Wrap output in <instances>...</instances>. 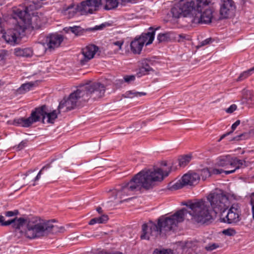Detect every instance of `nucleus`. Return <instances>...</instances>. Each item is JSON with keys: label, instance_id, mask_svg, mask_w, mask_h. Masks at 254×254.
I'll return each instance as SVG.
<instances>
[{"label": "nucleus", "instance_id": "obj_1", "mask_svg": "<svg viewBox=\"0 0 254 254\" xmlns=\"http://www.w3.org/2000/svg\"><path fill=\"white\" fill-rule=\"evenodd\" d=\"M211 208L207 202L203 199L183 202L190 210L189 212L191 219L197 223L208 224L213 220L212 212L215 214L224 212L229 206L228 197L221 190L210 193L207 196Z\"/></svg>", "mask_w": 254, "mask_h": 254}, {"label": "nucleus", "instance_id": "obj_2", "mask_svg": "<svg viewBox=\"0 0 254 254\" xmlns=\"http://www.w3.org/2000/svg\"><path fill=\"white\" fill-rule=\"evenodd\" d=\"M169 173V172H163L160 168L153 171H141L120 189L113 190L112 193L115 194V198H122L130 195L132 191L140 190L142 188L151 189L155 186L156 182L162 181Z\"/></svg>", "mask_w": 254, "mask_h": 254}, {"label": "nucleus", "instance_id": "obj_3", "mask_svg": "<svg viewBox=\"0 0 254 254\" xmlns=\"http://www.w3.org/2000/svg\"><path fill=\"white\" fill-rule=\"evenodd\" d=\"M14 228L22 235L31 239L43 236L46 233L61 232L64 229L63 227L53 224L51 221L37 217L16 218Z\"/></svg>", "mask_w": 254, "mask_h": 254}, {"label": "nucleus", "instance_id": "obj_4", "mask_svg": "<svg viewBox=\"0 0 254 254\" xmlns=\"http://www.w3.org/2000/svg\"><path fill=\"white\" fill-rule=\"evenodd\" d=\"M104 86L100 83H87L81 86L75 91L71 93L69 96V99L73 102L76 106L77 103L80 101H85L91 95H94V98H100L105 93Z\"/></svg>", "mask_w": 254, "mask_h": 254}, {"label": "nucleus", "instance_id": "obj_5", "mask_svg": "<svg viewBox=\"0 0 254 254\" xmlns=\"http://www.w3.org/2000/svg\"><path fill=\"white\" fill-rule=\"evenodd\" d=\"M23 7H18L13 8L14 19H18L19 23H20L24 30L28 28L32 29H39L46 22V18L44 15L38 13H32L27 14L26 11H23Z\"/></svg>", "mask_w": 254, "mask_h": 254}, {"label": "nucleus", "instance_id": "obj_6", "mask_svg": "<svg viewBox=\"0 0 254 254\" xmlns=\"http://www.w3.org/2000/svg\"><path fill=\"white\" fill-rule=\"evenodd\" d=\"M216 164L218 166L224 167L226 169L233 168L230 170L225 171V173L227 175L233 173L237 169L248 166L246 161L233 158L230 155L219 157L217 159Z\"/></svg>", "mask_w": 254, "mask_h": 254}, {"label": "nucleus", "instance_id": "obj_7", "mask_svg": "<svg viewBox=\"0 0 254 254\" xmlns=\"http://www.w3.org/2000/svg\"><path fill=\"white\" fill-rule=\"evenodd\" d=\"M160 235L166 236L172 234L175 227V214L160 217L156 224Z\"/></svg>", "mask_w": 254, "mask_h": 254}, {"label": "nucleus", "instance_id": "obj_8", "mask_svg": "<svg viewBox=\"0 0 254 254\" xmlns=\"http://www.w3.org/2000/svg\"><path fill=\"white\" fill-rule=\"evenodd\" d=\"M13 20H16L17 23L14 26L13 28L8 29L6 31L2 33V38L7 43L11 45H15L18 43V40L21 38V35L23 34L25 32L24 28H23L20 23L18 22V19H14L13 16Z\"/></svg>", "mask_w": 254, "mask_h": 254}, {"label": "nucleus", "instance_id": "obj_9", "mask_svg": "<svg viewBox=\"0 0 254 254\" xmlns=\"http://www.w3.org/2000/svg\"><path fill=\"white\" fill-rule=\"evenodd\" d=\"M154 36V31L142 34L130 43L131 51L134 54H139L144 45H148L152 43Z\"/></svg>", "mask_w": 254, "mask_h": 254}, {"label": "nucleus", "instance_id": "obj_10", "mask_svg": "<svg viewBox=\"0 0 254 254\" xmlns=\"http://www.w3.org/2000/svg\"><path fill=\"white\" fill-rule=\"evenodd\" d=\"M200 179L199 174L189 172L184 174L181 179L176 183V190L182 189L186 186H194L199 183Z\"/></svg>", "mask_w": 254, "mask_h": 254}, {"label": "nucleus", "instance_id": "obj_11", "mask_svg": "<svg viewBox=\"0 0 254 254\" xmlns=\"http://www.w3.org/2000/svg\"><path fill=\"white\" fill-rule=\"evenodd\" d=\"M159 235L160 233L157 225L153 222L149 221L142 225V233L140 235L142 240H149L151 238H156Z\"/></svg>", "mask_w": 254, "mask_h": 254}, {"label": "nucleus", "instance_id": "obj_12", "mask_svg": "<svg viewBox=\"0 0 254 254\" xmlns=\"http://www.w3.org/2000/svg\"><path fill=\"white\" fill-rule=\"evenodd\" d=\"M99 48L97 46L92 44L88 45L83 48L78 56V59L81 64L84 65L94 58Z\"/></svg>", "mask_w": 254, "mask_h": 254}, {"label": "nucleus", "instance_id": "obj_13", "mask_svg": "<svg viewBox=\"0 0 254 254\" xmlns=\"http://www.w3.org/2000/svg\"><path fill=\"white\" fill-rule=\"evenodd\" d=\"M241 210L238 203H234L229 209L223 221L228 224L236 223L240 220Z\"/></svg>", "mask_w": 254, "mask_h": 254}, {"label": "nucleus", "instance_id": "obj_14", "mask_svg": "<svg viewBox=\"0 0 254 254\" xmlns=\"http://www.w3.org/2000/svg\"><path fill=\"white\" fill-rule=\"evenodd\" d=\"M63 41V37L62 35L53 34L46 37V43L39 44V46L43 47L44 49H54L60 46Z\"/></svg>", "mask_w": 254, "mask_h": 254}, {"label": "nucleus", "instance_id": "obj_15", "mask_svg": "<svg viewBox=\"0 0 254 254\" xmlns=\"http://www.w3.org/2000/svg\"><path fill=\"white\" fill-rule=\"evenodd\" d=\"M103 4V0H86L81 2L80 10L85 13H92Z\"/></svg>", "mask_w": 254, "mask_h": 254}, {"label": "nucleus", "instance_id": "obj_16", "mask_svg": "<svg viewBox=\"0 0 254 254\" xmlns=\"http://www.w3.org/2000/svg\"><path fill=\"white\" fill-rule=\"evenodd\" d=\"M38 112L40 115V118H42L43 122L46 120L48 123H54L55 120L57 118L58 113L56 110L52 112H49L46 106H42L38 108Z\"/></svg>", "mask_w": 254, "mask_h": 254}, {"label": "nucleus", "instance_id": "obj_17", "mask_svg": "<svg viewBox=\"0 0 254 254\" xmlns=\"http://www.w3.org/2000/svg\"><path fill=\"white\" fill-rule=\"evenodd\" d=\"M40 115L39 112H38V108H37L35 111L31 113L29 117L28 118H21L18 119L15 121V123L22 127H27L33 123L40 121Z\"/></svg>", "mask_w": 254, "mask_h": 254}, {"label": "nucleus", "instance_id": "obj_18", "mask_svg": "<svg viewBox=\"0 0 254 254\" xmlns=\"http://www.w3.org/2000/svg\"><path fill=\"white\" fill-rule=\"evenodd\" d=\"M80 6L81 3L79 4H71L68 6L64 7L62 13L67 18H71L78 13L81 15L85 14L80 10L81 9Z\"/></svg>", "mask_w": 254, "mask_h": 254}, {"label": "nucleus", "instance_id": "obj_19", "mask_svg": "<svg viewBox=\"0 0 254 254\" xmlns=\"http://www.w3.org/2000/svg\"><path fill=\"white\" fill-rule=\"evenodd\" d=\"M219 0H218V1ZM221 0L222 4L220 7V14L222 18H226L228 17L230 12L235 9L236 6L233 0Z\"/></svg>", "mask_w": 254, "mask_h": 254}, {"label": "nucleus", "instance_id": "obj_20", "mask_svg": "<svg viewBox=\"0 0 254 254\" xmlns=\"http://www.w3.org/2000/svg\"><path fill=\"white\" fill-rule=\"evenodd\" d=\"M24 5H20L19 7H23V11H26L29 14L31 11L40 8L42 6L41 0H26L24 3Z\"/></svg>", "mask_w": 254, "mask_h": 254}, {"label": "nucleus", "instance_id": "obj_21", "mask_svg": "<svg viewBox=\"0 0 254 254\" xmlns=\"http://www.w3.org/2000/svg\"><path fill=\"white\" fill-rule=\"evenodd\" d=\"M242 102L243 104H247L249 107H254V92L251 90L244 91Z\"/></svg>", "mask_w": 254, "mask_h": 254}, {"label": "nucleus", "instance_id": "obj_22", "mask_svg": "<svg viewBox=\"0 0 254 254\" xmlns=\"http://www.w3.org/2000/svg\"><path fill=\"white\" fill-rule=\"evenodd\" d=\"M190 242H178L176 243V251L177 254H186V253L190 251Z\"/></svg>", "mask_w": 254, "mask_h": 254}, {"label": "nucleus", "instance_id": "obj_23", "mask_svg": "<svg viewBox=\"0 0 254 254\" xmlns=\"http://www.w3.org/2000/svg\"><path fill=\"white\" fill-rule=\"evenodd\" d=\"M75 106L73 104V102L71 101L69 98L64 99L60 103L58 107L59 110H63L64 112H66L73 109Z\"/></svg>", "mask_w": 254, "mask_h": 254}, {"label": "nucleus", "instance_id": "obj_24", "mask_svg": "<svg viewBox=\"0 0 254 254\" xmlns=\"http://www.w3.org/2000/svg\"><path fill=\"white\" fill-rule=\"evenodd\" d=\"M64 31L66 32H71L74 34L76 36H80L83 35L88 29H84L80 26H74L73 27H65L64 29Z\"/></svg>", "mask_w": 254, "mask_h": 254}, {"label": "nucleus", "instance_id": "obj_25", "mask_svg": "<svg viewBox=\"0 0 254 254\" xmlns=\"http://www.w3.org/2000/svg\"><path fill=\"white\" fill-rule=\"evenodd\" d=\"M122 3L120 0H103L104 8L106 10H111L116 8L118 4Z\"/></svg>", "mask_w": 254, "mask_h": 254}, {"label": "nucleus", "instance_id": "obj_26", "mask_svg": "<svg viewBox=\"0 0 254 254\" xmlns=\"http://www.w3.org/2000/svg\"><path fill=\"white\" fill-rule=\"evenodd\" d=\"M191 159L190 155L182 156L178 158L179 165L180 167L184 168L190 162Z\"/></svg>", "mask_w": 254, "mask_h": 254}, {"label": "nucleus", "instance_id": "obj_27", "mask_svg": "<svg viewBox=\"0 0 254 254\" xmlns=\"http://www.w3.org/2000/svg\"><path fill=\"white\" fill-rule=\"evenodd\" d=\"M254 136V129L250 130L249 133H244L239 135L236 136L233 139L234 140H240L242 139H246L250 137Z\"/></svg>", "mask_w": 254, "mask_h": 254}, {"label": "nucleus", "instance_id": "obj_28", "mask_svg": "<svg viewBox=\"0 0 254 254\" xmlns=\"http://www.w3.org/2000/svg\"><path fill=\"white\" fill-rule=\"evenodd\" d=\"M34 85L33 82H28L23 84L18 89V91L20 94L24 93L29 91Z\"/></svg>", "mask_w": 254, "mask_h": 254}, {"label": "nucleus", "instance_id": "obj_29", "mask_svg": "<svg viewBox=\"0 0 254 254\" xmlns=\"http://www.w3.org/2000/svg\"><path fill=\"white\" fill-rule=\"evenodd\" d=\"M172 35V33L171 32L160 33L158 35L157 39L159 43L167 42L170 40Z\"/></svg>", "mask_w": 254, "mask_h": 254}, {"label": "nucleus", "instance_id": "obj_30", "mask_svg": "<svg viewBox=\"0 0 254 254\" xmlns=\"http://www.w3.org/2000/svg\"><path fill=\"white\" fill-rule=\"evenodd\" d=\"M187 210L183 208L176 212V222H182L184 221Z\"/></svg>", "mask_w": 254, "mask_h": 254}, {"label": "nucleus", "instance_id": "obj_31", "mask_svg": "<svg viewBox=\"0 0 254 254\" xmlns=\"http://www.w3.org/2000/svg\"><path fill=\"white\" fill-rule=\"evenodd\" d=\"M146 95L144 92H136L135 91H128L126 93V96L127 98H132L134 97H141Z\"/></svg>", "mask_w": 254, "mask_h": 254}, {"label": "nucleus", "instance_id": "obj_32", "mask_svg": "<svg viewBox=\"0 0 254 254\" xmlns=\"http://www.w3.org/2000/svg\"><path fill=\"white\" fill-rule=\"evenodd\" d=\"M254 73V66L250 68L249 69L243 72L239 76L237 80L241 81L249 76H250L252 74Z\"/></svg>", "mask_w": 254, "mask_h": 254}, {"label": "nucleus", "instance_id": "obj_33", "mask_svg": "<svg viewBox=\"0 0 254 254\" xmlns=\"http://www.w3.org/2000/svg\"><path fill=\"white\" fill-rule=\"evenodd\" d=\"M151 70H152V68L146 64L145 66H142L139 68V72H137V74L140 77L147 74Z\"/></svg>", "mask_w": 254, "mask_h": 254}, {"label": "nucleus", "instance_id": "obj_34", "mask_svg": "<svg viewBox=\"0 0 254 254\" xmlns=\"http://www.w3.org/2000/svg\"><path fill=\"white\" fill-rule=\"evenodd\" d=\"M16 218L8 220L6 221H4V216L0 215V224L1 226H8L10 224L12 225V227L14 228V224L15 222L16 221Z\"/></svg>", "mask_w": 254, "mask_h": 254}, {"label": "nucleus", "instance_id": "obj_35", "mask_svg": "<svg viewBox=\"0 0 254 254\" xmlns=\"http://www.w3.org/2000/svg\"><path fill=\"white\" fill-rule=\"evenodd\" d=\"M240 120H237L232 125L231 127L232 130L227 132L225 134H223L219 139V141H220L222 139H223L224 138H225L226 136L231 134L237 128V127L240 124Z\"/></svg>", "mask_w": 254, "mask_h": 254}, {"label": "nucleus", "instance_id": "obj_36", "mask_svg": "<svg viewBox=\"0 0 254 254\" xmlns=\"http://www.w3.org/2000/svg\"><path fill=\"white\" fill-rule=\"evenodd\" d=\"M203 180H205L207 178L210 177L211 175V171L208 168H204L200 171V174Z\"/></svg>", "mask_w": 254, "mask_h": 254}, {"label": "nucleus", "instance_id": "obj_37", "mask_svg": "<svg viewBox=\"0 0 254 254\" xmlns=\"http://www.w3.org/2000/svg\"><path fill=\"white\" fill-rule=\"evenodd\" d=\"M220 247V245L218 243H209L205 247V249L207 251H212Z\"/></svg>", "mask_w": 254, "mask_h": 254}, {"label": "nucleus", "instance_id": "obj_38", "mask_svg": "<svg viewBox=\"0 0 254 254\" xmlns=\"http://www.w3.org/2000/svg\"><path fill=\"white\" fill-rule=\"evenodd\" d=\"M172 252L170 250H166V249H155L153 254H172Z\"/></svg>", "mask_w": 254, "mask_h": 254}, {"label": "nucleus", "instance_id": "obj_39", "mask_svg": "<svg viewBox=\"0 0 254 254\" xmlns=\"http://www.w3.org/2000/svg\"><path fill=\"white\" fill-rule=\"evenodd\" d=\"M190 36L185 34H181L179 35L177 40L178 42H185L186 40H190Z\"/></svg>", "mask_w": 254, "mask_h": 254}, {"label": "nucleus", "instance_id": "obj_40", "mask_svg": "<svg viewBox=\"0 0 254 254\" xmlns=\"http://www.w3.org/2000/svg\"><path fill=\"white\" fill-rule=\"evenodd\" d=\"M50 164H47L44 166H43L42 167V168L41 169V170L39 172V173H38L37 175L36 176V177L34 179V181H37L38 180H39L40 179V178H41V175L42 174V171L45 170H47L49 168H50Z\"/></svg>", "mask_w": 254, "mask_h": 254}, {"label": "nucleus", "instance_id": "obj_41", "mask_svg": "<svg viewBox=\"0 0 254 254\" xmlns=\"http://www.w3.org/2000/svg\"><path fill=\"white\" fill-rule=\"evenodd\" d=\"M223 233L227 236H234L236 234V231L233 229H227L223 231Z\"/></svg>", "mask_w": 254, "mask_h": 254}, {"label": "nucleus", "instance_id": "obj_42", "mask_svg": "<svg viewBox=\"0 0 254 254\" xmlns=\"http://www.w3.org/2000/svg\"><path fill=\"white\" fill-rule=\"evenodd\" d=\"M23 57H31L33 54V51L30 48L23 49Z\"/></svg>", "mask_w": 254, "mask_h": 254}, {"label": "nucleus", "instance_id": "obj_43", "mask_svg": "<svg viewBox=\"0 0 254 254\" xmlns=\"http://www.w3.org/2000/svg\"><path fill=\"white\" fill-rule=\"evenodd\" d=\"M213 40L211 38H207L202 42H201L199 45L197 46V48H200L205 45H208L212 42Z\"/></svg>", "mask_w": 254, "mask_h": 254}, {"label": "nucleus", "instance_id": "obj_44", "mask_svg": "<svg viewBox=\"0 0 254 254\" xmlns=\"http://www.w3.org/2000/svg\"><path fill=\"white\" fill-rule=\"evenodd\" d=\"M98 223H104L106 222L108 220V217L106 215H103L99 217H97Z\"/></svg>", "mask_w": 254, "mask_h": 254}, {"label": "nucleus", "instance_id": "obj_45", "mask_svg": "<svg viewBox=\"0 0 254 254\" xmlns=\"http://www.w3.org/2000/svg\"><path fill=\"white\" fill-rule=\"evenodd\" d=\"M135 76L133 75H126L124 77V79L125 82L129 83L131 81L135 80Z\"/></svg>", "mask_w": 254, "mask_h": 254}, {"label": "nucleus", "instance_id": "obj_46", "mask_svg": "<svg viewBox=\"0 0 254 254\" xmlns=\"http://www.w3.org/2000/svg\"><path fill=\"white\" fill-rule=\"evenodd\" d=\"M124 42L123 40H119V41H116L113 42V45L117 46L119 50H121L122 47L124 44Z\"/></svg>", "mask_w": 254, "mask_h": 254}, {"label": "nucleus", "instance_id": "obj_47", "mask_svg": "<svg viewBox=\"0 0 254 254\" xmlns=\"http://www.w3.org/2000/svg\"><path fill=\"white\" fill-rule=\"evenodd\" d=\"M237 106L235 104L231 105L228 108L225 110V111L228 113H232L237 109Z\"/></svg>", "mask_w": 254, "mask_h": 254}, {"label": "nucleus", "instance_id": "obj_48", "mask_svg": "<svg viewBox=\"0 0 254 254\" xmlns=\"http://www.w3.org/2000/svg\"><path fill=\"white\" fill-rule=\"evenodd\" d=\"M14 54L16 56L23 57V49L16 48L14 49Z\"/></svg>", "mask_w": 254, "mask_h": 254}, {"label": "nucleus", "instance_id": "obj_49", "mask_svg": "<svg viewBox=\"0 0 254 254\" xmlns=\"http://www.w3.org/2000/svg\"><path fill=\"white\" fill-rule=\"evenodd\" d=\"M223 172L225 173V171H224L222 169H220L214 168V169H213L211 171V175L212 174L218 175V174H221Z\"/></svg>", "mask_w": 254, "mask_h": 254}, {"label": "nucleus", "instance_id": "obj_50", "mask_svg": "<svg viewBox=\"0 0 254 254\" xmlns=\"http://www.w3.org/2000/svg\"><path fill=\"white\" fill-rule=\"evenodd\" d=\"M16 214L17 212H14V211H6L5 213V215L7 217H12Z\"/></svg>", "mask_w": 254, "mask_h": 254}, {"label": "nucleus", "instance_id": "obj_51", "mask_svg": "<svg viewBox=\"0 0 254 254\" xmlns=\"http://www.w3.org/2000/svg\"><path fill=\"white\" fill-rule=\"evenodd\" d=\"M105 27V24H101L100 25H97V26H95L94 28H93L92 29H90L91 30H101L103 27Z\"/></svg>", "mask_w": 254, "mask_h": 254}, {"label": "nucleus", "instance_id": "obj_52", "mask_svg": "<svg viewBox=\"0 0 254 254\" xmlns=\"http://www.w3.org/2000/svg\"><path fill=\"white\" fill-rule=\"evenodd\" d=\"M250 204L252 205V207L253 206H254V192L250 194Z\"/></svg>", "mask_w": 254, "mask_h": 254}, {"label": "nucleus", "instance_id": "obj_53", "mask_svg": "<svg viewBox=\"0 0 254 254\" xmlns=\"http://www.w3.org/2000/svg\"><path fill=\"white\" fill-rule=\"evenodd\" d=\"M250 204L252 205V207L253 206H254V192L250 194Z\"/></svg>", "mask_w": 254, "mask_h": 254}, {"label": "nucleus", "instance_id": "obj_54", "mask_svg": "<svg viewBox=\"0 0 254 254\" xmlns=\"http://www.w3.org/2000/svg\"><path fill=\"white\" fill-rule=\"evenodd\" d=\"M26 142L24 141H21L17 146L18 150H21L23 149L25 146Z\"/></svg>", "mask_w": 254, "mask_h": 254}, {"label": "nucleus", "instance_id": "obj_55", "mask_svg": "<svg viewBox=\"0 0 254 254\" xmlns=\"http://www.w3.org/2000/svg\"><path fill=\"white\" fill-rule=\"evenodd\" d=\"M96 223H98L97 218H94L92 219L89 222V225H94Z\"/></svg>", "mask_w": 254, "mask_h": 254}, {"label": "nucleus", "instance_id": "obj_56", "mask_svg": "<svg viewBox=\"0 0 254 254\" xmlns=\"http://www.w3.org/2000/svg\"><path fill=\"white\" fill-rule=\"evenodd\" d=\"M96 223H98L97 218H94L92 219L89 222V225H94Z\"/></svg>", "mask_w": 254, "mask_h": 254}, {"label": "nucleus", "instance_id": "obj_57", "mask_svg": "<svg viewBox=\"0 0 254 254\" xmlns=\"http://www.w3.org/2000/svg\"><path fill=\"white\" fill-rule=\"evenodd\" d=\"M96 210L99 213H101L102 212V209L100 207H97Z\"/></svg>", "mask_w": 254, "mask_h": 254}, {"label": "nucleus", "instance_id": "obj_58", "mask_svg": "<svg viewBox=\"0 0 254 254\" xmlns=\"http://www.w3.org/2000/svg\"><path fill=\"white\" fill-rule=\"evenodd\" d=\"M252 211L253 218L254 219V206H253V207L252 208Z\"/></svg>", "mask_w": 254, "mask_h": 254}, {"label": "nucleus", "instance_id": "obj_59", "mask_svg": "<svg viewBox=\"0 0 254 254\" xmlns=\"http://www.w3.org/2000/svg\"><path fill=\"white\" fill-rule=\"evenodd\" d=\"M147 62L146 60H143L142 61V64L143 65L144 64H146Z\"/></svg>", "mask_w": 254, "mask_h": 254}, {"label": "nucleus", "instance_id": "obj_60", "mask_svg": "<svg viewBox=\"0 0 254 254\" xmlns=\"http://www.w3.org/2000/svg\"><path fill=\"white\" fill-rule=\"evenodd\" d=\"M171 12H172L173 15H174L173 8H171Z\"/></svg>", "mask_w": 254, "mask_h": 254}, {"label": "nucleus", "instance_id": "obj_61", "mask_svg": "<svg viewBox=\"0 0 254 254\" xmlns=\"http://www.w3.org/2000/svg\"><path fill=\"white\" fill-rule=\"evenodd\" d=\"M1 19H0V24H1Z\"/></svg>", "mask_w": 254, "mask_h": 254}]
</instances>
